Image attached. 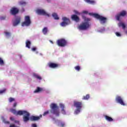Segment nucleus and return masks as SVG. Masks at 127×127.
Returning a JSON list of instances; mask_svg holds the SVG:
<instances>
[{
    "label": "nucleus",
    "mask_w": 127,
    "mask_h": 127,
    "mask_svg": "<svg viewBox=\"0 0 127 127\" xmlns=\"http://www.w3.org/2000/svg\"><path fill=\"white\" fill-rule=\"evenodd\" d=\"M48 66L50 68L55 69V68H58V67L60 66V64L54 63H49L48 64Z\"/></svg>",
    "instance_id": "15"
},
{
    "label": "nucleus",
    "mask_w": 127,
    "mask_h": 127,
    "mask_svg": "<svg viewBox=\"0 0 127 127\" xmlns=\"http://www.w3.org/2000/svg\"><path fill=\"white\" fill-rule=\"evenodd\" d=\"M20 5H26V2L21 0L19 2Z\"/></svg>",
    "instance_id": "29"
},
{
    "label": "nucleus",
    "mask_w": 127,
    "mask_h": 127,
    "mask_svg": "<svg viewBox=\"0 0 127 127\" xmlns=\"http://www.w3.org/2000/svg\"><path fill=\"white\" fill-rule=\"evenodd\" d=\"M74 13H75V14H78V15L80 14V13L77 10H74Z\"/></svg>",
    "instance_id": "38"
},
{
    "label": "nucleus",
    "mask_w": 127,
    "mask_h": 127,
    "mask_svg": "<svg viewBox=\"0 0 127 127\" xmlns=\"http://www.w3.org/2000/svg\"><path fill=\"white\" fill-rule=\"evenodd\" d=\"M51 43H53V42L52 41H51Z\"/></svg>",
    "instance_id": "48"
},
{
    "label": "nucleus",
    "mask_w": 127,
    "mask_h": 127,
    "mask_svg": "<svg viewBox=\"0 0 127 127\" xmlns=\"http://www.w3.org/2000/svg\"><path fill=\"white\" fill-rule=\"evenodd\" d=\"M52 16L54 17V19L58 20L59 19V17H58V15L56 13H53L52 14Z\"/></svg>",
    "instance_id": "23"
},
{
    "label": "nucleus",
    "mask_w": 127,
    "mask_h": 127,
    "mask_svg": "<svg viewBox=\"0 0 127 127\" xmlns=\"http://www.w3.org/2000/svg\"><path fill=\"white\" fill-rule=\"evenodd\" d=\"M50 112L53 115H55L56 117L60 116V111H59V107L55 103H52L50 105Z\"/></svg>",
    "instance_id": "1"
},
{
    "label": "nucleus",
    "mask_w": 127,
    "mask_h": 127,
    "mask_svg": "<svg viewBox=\"0 0 127 127\" xmlns=\"http://www.w3.org/2000/svg\"><path fill=\"white\" fill-rule=\"evenodd\" d=\"M105 118L106 121H108V122H113V121H114V119H113L112 117H110L107 115L105 116Z\"/></svg>",
    "instance_id": "21"
},
{
    "label": "nucleus",
    "mask_w": 127,
    "mask_h": 127,
    "mask_svg": "<svg viewBox=\"0 0 127 127\" xmlns=\"http://www.w3.org/2000/svg\"><path fill=\"white\" fill-rule=\"evenodd\" d=\"M20 58H21V56H20Z\"/></svg>",
    "instance_id": "49"
},
{
    "label": "nucleus",
    "mask_w": 127,
    "mask_h": 127,
    "mask_svg": "<svg viewBox=\"0 0 127 127\" xmlns=\"http://www.w3.org/2000/svg\"><path fill=\"white\" fill-rule=\"evenodd\" d=\"M87 3H89L90 4H95V1L94 0H84Z\"/></svg>",
    "instance_id": "24"
},
{
    "label": "nucleus",
    "mask_w": 127,
    "mask_h": 127,
    "mask_svg": "<svg viewBox=\"0 0 127 127\" xmlns=\"http://www.w3.org/2000/svg\"><path fill=\"white\" fill-rule=\"evenodd\" d=\"M1 20H3L5 19V17H1L0 18Z\"/></svg>",
    "instance_id": "42"
},
{
    "label": "nucleus",
    "mask_w": 127,
    "mask_h": 127,
    "mask_svg": "<svg viewBox=\"0 0 127 127\" xmlns=\"http://www.w3.org/2000/svg\"><path fill=\"white\" fill-rule=\"evenodd\" d=\"M6 36H10V33L8 32H4Z\"/></svg>",
    "instance_id": "35"
},
{
    "label": "nucleus",
    "mask_w": 127,
    "mask_h": 127,
    "mask_svg": "<svg viewBox=\"0 0 127 127\" xmlns=\"http://www.w3.org/2000/svg\"><path fill=\"white\" fill-rule=\"evenodd\" d=\"M18 121H15V123H17Z\"/></svg>",
    "instance_id": "47"
},
{
    "label": "nucleus",
    "mask_w": 127,
    "mask_h": 127,
    "mask_svg": "<svg viewBox=\"0 0 127 127\" xmlns=\"http://www.w3.org/2000/svg\"><path fill=\"white\" fill-rule=\"evenodd\" d=\"M74 106L76 108L75 111V114L77 115L81 112V109L83 107V103L82 102L74 101Z\"/></svg>",
    "instance_id": "2"
},
{
    "label": "nucleus",
    "mask_w": 127,
    "mask_h": 127,
    "mask_svg": "<svg viewBox=\"0 0 127 127\" xmlns=\"http://www.w3.org/2000/svg\"><path fill=\"white\" fill-rule=\"evenodd\" d=\"M3 123H4V124H6L7 125H9V122L6 121V120H5V119H3Z\"/></svg>",
    "instance_id": "34"
},
{
    "label": "nucleus",
    "mask_w": 127,
    "mask_h": 127,
    "mask_svg": "<svg viewBox=\"0 0 127 127\" xmlns=\"http://www.w3.org/2000/svg\"><path fill=\"white\" fill-rule=\"evenodd\" d=\"M10 121H14V118L13 117H10Z\"/></svg>",
    "instance_id": "45"
},
{
    "label": "nucleus",
    "mask_w": 127,
    "mask_h": 127,
    "mask_svg": "<svg viewBox=\"0 0 127 127\" xmlns=\"http://www.w3.org/2000/svg\"><path fill=\"white\" fill-rule=\"evenodd\" d=\"M44 90L39 87H37V89L34 91V93H40L43 92Z\"/></svg>",
    "instance_id": "20"
},
{
    "label": "nucleus",
    "mask_w": 127,
    "mask_h": 127,
    "mask_svg": "<svg viewBox=\"0 0 127 127\" xmlns=\"http://www.w3.org/2000/svg\"><path fill=\"white\" fill-rule=\"evenodd\" d=\"M31 24V20L29 16H25L24 21L21 24L22 26H29Z\"/></svg>",
    "instance_id": "5"
},
{
    "label": "nucleus",
    "mask_w": 127,
    "mask_h": 127,
    "mask_svg": "<svg viewBox=\"0 0 127 127\" xmlns=\"http://www.w3.org/2000/svg\"><path fill=\"white\" fill-rule=\"evenodd\" d=\"M32 51H36V48L34 47L32 49Z\"/></svg>",
    "instance_id": "44"
},
{
    "label": "nucleus",
    "mask_w": 127,
    "mask_h": 127,
    "mask_svg": "<svg viewBox=\"0 0 127 127\" xmlns=\"http://www.w3.org/2000/svg\"><path fill=\"white\" fill-rule=\"evenodd\" d=\"M127 11L126 10H122L121 12H120L119 13L117 14L116 16L115 17L118 21H120L121 20V17L122 16V17H125L126 15H127Z\"/></svg>",
    "instance_id": "7"
},
{
    "label": "nucleus",
    "mask_w": 127,
    "mask_h": 127,
    "mask_svg": "<svg viewBox=\"0 0 127 127\" xmlns=\"http://www.w3.org/2000/svg\"><path fill=\"white\" fill-rule=\"evenodd\" d=\"M92 15H93L95 18H96V19H99L100 21V23L102 24H104L107 22V18L105 17L100 15L98 13H93Z\"/></svg>",
    "instance_id": "3"
},
{
    "label": "nucleus",
    "mask_w": 127,
    "mask_h": 127,
    "mask_svg": "<svg viewBox=\"0 0 127 127\" xmlns=\"http://www.w3.org/2000/svg\"><path fill=\"white\" fill-rule=\"evenodd\" d=\"M17 106V103L16 102H15L13 104V108H15Z\"/></svg>",
    "instance_id": "37"
},
{
    "label": "nucleus",
    "mask_w": 127,
    "mask_h": 127,
    "mask_svg": "<svg viewBox=\"0 0 127 127\" xmlns=\"http://www.w3.org/2000/svg\"><path fill=\"white\" fill-rule=\"evenodd\" d=\"M19 12V9L17 7H13L10 10V13L12 15H16Z\"/></svg>",
    "instance_id": "10"
},
{
    "label": "nucleus",
    "mask_w": 127,
    "mask_h": 127,
    "mask_svg": "<svg viewBox=\"0 0 127 127\" xmlns=\"http://www.w3.org/2000/svg\"><path fill=\"white\" fill-rule=\"evenodd\" d=\"M42 32L44 35H46L47 33H48V28L47 27H45L43 29H42Z\"/></svg>",
    "instance_id": "19"
},
{
    "label": "nucleus",
    "mask_w": 127,
    "mask_h": 127,
    "mask_svg": "<svg viewBox=\"0 0 127 127\" xmlns=\"http://www.w3.org/2000/svg\"><path fill=\"white\" fill-rule=\"evenodd\" d=\"M41 118H42V115H40L39 116H32L30 117V120L31 122H36L39 121Z\"/></svg>",
    "instance_id": "13"
},
{
    "label": "nucleus",
    "mask_w": 127,
    "mask_h": 127,
    "mask_svg": "<svg viewBox=\"0 0 127 127\" xmlns=\"http://www.w3.org/2000/svg\"><path fill=\"white\" fill-rule=\"evenodd\" d=\"M60 107L61 108H62V114H63V115H66V111H65V106L64 105V104H60Z\"/></svg>",
    "instance_id": "17"
},
{
    "label": "nucleus",
    "mask_w": 127,
    "mask_h": 127,
    "mask_svg": "<svg viewBox=\"0 0 127 127\" xmlns=\"http://www.w3.org/2000/svg\"><path fill=\"white\" fill-rule=\"evenodd\" d=\"M71 19L76 21V22H79V21H80V18L76 14H73L71 15Z\"/></svg>",
    "instance_id": "16"
},
{
    "label": "nucleus",
    "mask_w": 127,
    "mask_h": 127,
    "mask_svg": "<svg viewBox=\"0 0 127 127\" xmlns=\"http://www.w3.org/2000/svg\"><path fill=\"white\" fill-rule=\"evenodd\" d=\"M30 45H31V42L30 41L27 40L26 42V47L30 49Z\"/></svg>",
    "instance_id": "22"
},
{
    "label": "nucleus",
    "mask_w": 127,
    "mask_h": 127,
    "mask_svg": "<svg viewBox=\"0 0 127 127\" xmlns=\"http://www.w3.org/2000/svg\"><path fill=\"white\" fill-rule=\"evenodd\" d=\"M119 26L120 27H121V26H122L123 27V29H126V25L124 23H120L119 24Z\"/></svg>",
    "instance_id": "27"
},
{
    "label": "nucleus",
    "mask_w": 127,
    "mask_h": 127,
    "mask_svg": "<svg viewBox=\"0 0 127 127\" xmlns=\"http://www.w3.org/2000/svg\"><path fill=\"white\" fill-rule=\"evenodd\" d=\"M90 27V23L88 22H82L78 26L79 30H87Z\"/></svg>",
    "instance_id": "4"
},
{
    "label": "nucleus",
    "mask_w": 127,
    "mask_h": 127,
    "mask_svg": "<svg viewBox=\"0 0 127 127\" xmlns=\"http://www.w3.org/2000/svg\"><path fill=\"white\" fill-rule=\"evenodd\" d=\"M27 111H22V110H20L17 112V114H16V116H22V115H25Z\"/></svg>",
    "instance_id": "18"
},
{
    "label": "nucleus",
    "mask_w": 127,
    "mask_h": 127,
    "mask_svg": "<svg viewBox=\"0 0 127 127\" xmlns=\"http://www.w3.org/2000/svg\"><path fill=\"white\" fill-rule=\"evenodd\" d=\"M57 44L60 47H65L67 45V41L65 39H60L57 41Z\"/></svg>",
    "instance_id": "6"
},
{
    "label": "nucleus",
    "mask_w": 127,
    "mask_h": 127,
    "mask_svg": "<svg viewBox=\"0 0 127 127\" xmlns=\"http://www.w3.org/2000/svg\"><path fill=\"white\" fill-rule=\"evenodd\" d=\"M65 125V124L64 123H61V127H64V126Z\"/></svg>",
    "instance_id": "43"
},
{
    "label": "nucleus",
    "mask_w": 127,
    "mask_h": 127,
    "mask_svg": "<svg viewBox=\"0 0 127 127\" xmlns=\"http://www.w3.org/2000/svg\"><path fill=\"white\" fill-rule=\"evenodd\" d=\"M84 13H87V12L86 11H84Z\"/></svg>",
    "instance_id": "46"
},
{
    "label": "nucleus",
    "mask_w": 127,
    "mask_h": 127,
    "mask_svg": "<svg viewBox=\"0 0 127 127\" xmlns=\"http://www.w3.org/2000/svg\"><path fill=\"white\" fill-rule=\"evenodd\" d=\"M29 117H30V114L27 111L25 115L23 116V122H24V123H27V122L30 120Z\"/></svg>",
    "instance_id": "12"
},
{
    "label": "nucleus",
    "mask_w": 127,
    "mask_h": 127,
    "mask_svg": "<svg viewBox=\"0 0 127 127\" xmlns=\"http://www.w3.org/2000/svg\"><path fill=\"white\" fill-rule=\"evenodd\" d=\"M116 101L119 104H120L122 106H126L125 102H124V99L120 96H117L116 98Z\"/></svg>",
    "instance_id": "11"
},
{
    "label": "nucleus",
    "mask_w": 127,
    "mask_h": 127,
    "mask_svg": "<svg viewBox=\"0 0 127 127\" xmlns=\"http://www.w3.org/2000/svg\"><path fill=\"white\" fill-rule=\"evenodd\" d=\"M89 99H90V95L89 94L84 96L82 98V100H89Z\"/></svg>",
    "instance_id": "26"
},
{
    "label": "nucleus",
    "mask_w": 127,
    "mask_h": 127,
    "mask_svg": "<svg viewBox=\"0 0 127 127\" xmlns=\"http://www.w3.org/2000/svg\"><path fill=\"white\" fill-rule=\"evenodd\" d=\"M8 101H9V103H12V102H14V101H15V99H14L12 97H10L8 99Z\"/></svg>",
    "instance_id": "31"
},
{
    "label": "nucleus",
    "mask_w": 127,
    "mask_h": 127,
    "mask_svg": "<svg viewBox=\"0 0 127 127\" xmlns=\"http://www.w3.org/2000/svg\"><path fill=\"white\" fill-rule=\"evenodd\" d=\"M36 13L39 15H44L45 16H48V17L50 16L49 14L47 13V12L43 9H38L36 10Z\"/></svg>",
    "instance_id": "8"
},
{
    "label": "nucleus",
    "mask_w": 127,
    "mask_h": 127,
    "mask_svg": "<svg viewBox=\"0 0 127 127\" xmlns=\"http://www.w3.org/2000/svg\"><path fill=\"white\" fill-rule=\"evenodd\" d=\"M10 111L11 112V113H12V114H13L14 115H16L17 113L16 110H15V109H13L12 108L10 109Z\"/></svg>",
    "instance_id": "28"
},
{
    "label": "nucleus",
    "mask_w": 127,
    "mask_h": 127,
    "mask_svg": "<svg viewBox=\"0 0 127 127\" xmlns=\"http://www.w3.org/2000/svg\"><path fill=\"white\" fill-rule=\"evenodd\" d=\"M5 91H6V89H4L2 90H0V94H3V93H4Z\"/></svg>",
    "instance_id": "36"
},
{
    "label": "nucleus",
    "mask_w": 127,
    "mask_h": 127,
    "mask_svg": "<svg viewBox=\"0 0 127 127\" xmlns=\"http://www.w3.org/2000/svg\"><path fill=\"white\" fill-rule=\"evenodd\" d=\"M48 114H49V111H47L44 113V114H43V116L45 117V116H47Z\"/></svg>",
    "instance_id": "33"
},
{
    "label": "nucleus",
    "mask_w": 127,
    "mask_h": 127,
    "mask_svg": "<svg viewBox=\"0 0 127 127\" xmlns=\"http://www.w3.org/2000/svg\"><path fill=\"white\" fill-rule=\"evenodd\" d=\"M20 20H21L20 17H17L15 18V19L12 22L13 26H14V27L17 26V25H18V24L20 23Z\"/></svg>",
    "instance_id": "14"
},
{
    "label": "nucleus",
    "mask_w": 127,
    "mask_h": 127,
    "mask_svg": "<svg viewBox=\"0 0 127 127\" xmlns=\"http://www.w3.org/2000/svg\"><path fill=\"white\" fill-rule=\"evenodd\" d=\"M0 65H1V66H3V65H4V62L1 58H0Z\"/></svg>",
    "instance_id": "30"
},
{
    "label": "nucleus",
    "mask_w": 127,
    "mask_h": 127,
    "mask_svg": "<svg viewBox=\"0 0 127 127\" xmlns=\"http://www.w3.org/2000/svg\"><path fill=\"white\" fill-rule=\"evenodd\" d=\"M116 35L118 36V37H120V36H121V33H119V32H116Z\"/></svg>",
    "instance_id": "39"
},
{
    "label": "nucleus",
    "mask_w": 127,
    "mask_h": 127,
    "mask_svg": "<svg viewBox=\"0 0 127 127\" xmlns=\"http://www.w3.org/2000/svg\"><path fill=\"white\" fill-rule=\"evenodd\" d=\"M33 76L34 77H35V78H36V79H38V80H41V79H42V78H41V76L37 75V74L36 73H34Z\"/></svg>",
    "instance_id": "25"
},
{
    "label": "nucleus",
    "mask_w": 127,
    "mask_h": 127,
    "mask_svg": "<svg viewBox=\"0 0 127 127\" xmlns=\"http://www.w3.org/2000/svg\"><path fill=\"white\" fill-rule=\"evenodd\" d=\"M32 127H37V125H36V124H33L32 125Z\"/></svg>",
    "instance_id": "41"
},
{
    "label": "nucleus",
    "mask_w": 127,
    "mask_h": 127,
    "mask_svg": "<svg viewBox=\"0 0 127 127\" xmlns=\"http://www.w3.org/2000/svg\"><path fill=\"white\" fill-rule=\"evenodd\" d=\"M63 22L61 23V26H66L68 24H70V19L66 17H63L62 18Z\"/></svg>",
    "instance_id": "9"
},
{
    "label": "nucleus",
    "mask_w": 127,
    "mask_h": 127,
    "mask_svg": "<svg viewBox=\"0 0 127 127\" xmlns=\"http://www.w3.org/2000/svg\"><path fill=\"white\" fill-rule=\"evenodd\" d=\"M9 127H17L14 124H10Z\"/></svg>",
    "instance_id": "40"
},
{
    "label": "nucleus",
    "mask_w": 127,
    "mask_h": 127,
    "mask_svg": "<svg viewBox=\"0 0 127 127\" xmlns=\"http://www.w3.org/2000/svg\"><path fill=\"white\" fill-rule=\"evenodd\" d=\"M74 69L76 70V71H80V70H81V67L80 66H76L74 67Z\"/></svg>",
    "instance_id": "32"
}]
</instances>
